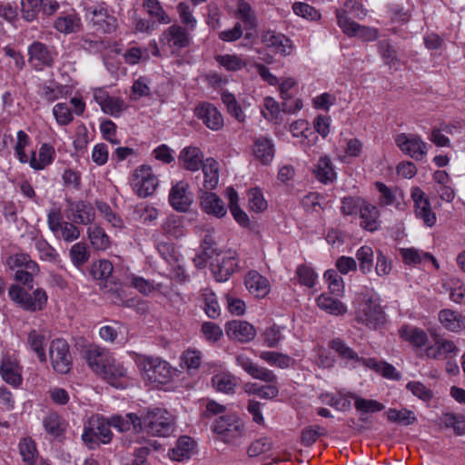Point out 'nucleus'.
Wrapping results in <instances>:
<instances>
[{
  "mask_svg": "<svg viewBox=\"0 0 465 465\" xmlns=\"http://www.w3.org/2000/svg\"><path fill=\"white\" fill-rule=\"evenodd\" d=\"M89 367L110 385L124 389L128 385L127 370L104 348L91 346L86 353Z\"/></svg>",
  "mask_w": 465,
  "mask_h": 465,
  "instance_id": "nucleus-1",
  "label": "nucleus"
},
{
  "mask_svg": "<svg viewBox=\"0 0 465 465\" xmlns=\"http://www.w3.org/2000/svg\"><path fill=\"white\" fill-rule=\"evenodd\" d=\"M355 320L370 329H378L385 322V313L380 297L373 289H364L356 294L353 302Z\"/></svg>",
  "mask_w": 465,
  "mask_h": 465,
  "instance_id": "nucleus-2",
  "label": "nucleus"
},
{
  "mask_svg": "<svg viewBox=\"0 0 465 465\" xmlns=\"http://www.w3.org/2000/svg\"><path fill=\"white\" fill-rule=\"evenodd\" d=\"M136 363L143 378L153 383L166 384L176 373V369L160 357L138 355Z\"/></svg>",
  "mask_w": 465,
  "mask_h": 465,
  "instance_id": "nucleus-3",
  "label": "nucleus"
},
{
  "mask_svg": "<svg viewBox=\"0 0 465 465\" xmlns=\"http://www.w3.org/2000/svg\"><path fill=\"white\" fill-rule=\"evenodd\" d=\"M110 420L95 414L91 416L84 426L82 440L89 449H95L100 444H107L112 440Z\"/></svg>",
  "mask_w": 465,
  "mask_h": 465,
  "instance_id": "nucleus-4",
  "label": "nucleus"
},
{
  "mask_svg": "<svg viewBox=\"0 0 465 465\" xmlns=\"http://www.w3.org/2000/svg\"><path fill=\"white\" fill-rule=\"evenodd\" d=\"M47 225L56 239L65 242H73L81 235V230L76 223L64 220L59 207H54L48 211Z\"/></svg>",
  "mask_w": 465,
  "mask_h": 465,
  "instance_id": "nucleus-5",
  "label": "nucleus"
},
{
  "mask_svg": "<svg viewBox=\"0 0 465 465\" xmlns=\"http://www.w3.org/2000/svg\"><path fill=\"white\" fill-rule=\"evenodd\" d=\"M141 419L143 430L153 436L166 437L173 430V418L165 410L153 409Z\"/></svg>",
  "mask_w": 465,
  "mask_h": 465,
  "instance_id": "nucleus-6",
  "label": "nucleus"
},
{
  "mask_svg": "<svg viewBox=\"0 0 465 465\" xmlns=\"http://www.w3.org/2000/svg\"><path fill=\"white\" fill-rule=\"evenodd\" d=\"M8 294L10 299L25 311H41L46 304L47 294L40 288H37L29 293L19 285H12L9 288Z\"/></svg>",
  "mask_w": 465,
  "mask_h": 465,
  "instance_id": "nucleus-7",
  "label": "nucleus"
},
{
  "mask_svg": "<svg viewBox=\"0 0 465 465\" xmlns=\"http://www.w3.org/2000/svg\"><path fill=\"white\" fill-rule=\"evenodd\" d=\"M133 191L140 197H148L158 186L157 176L148 165H141L134 170L129 179Z\"/></svg>",
  "mask_w": 465,
  "mask_h": 465,
  "instance_id": "nucleus-8",
  "label": "nucleus"
},
{
  "mask_svg": "<svg viewBox=\"0 0 465 465\" xmlns=\"http://www.w3.org/2000/svg\"><path fill=\"white\" fill-rule=\"evenodd\" d=\"M7 263L12 269L18 268L15 272V279L29 289H32L34 277L39 272L38 264L32 261L30 256L25 253H16L10 256Z\"/></svg>",
  "mask_w": 465,
  "mask_h": 465,
  "instance_id": "nucleus-9",
  "label": "nucleus"
},
{
  "mask_svg": "<svg viewBox=\"0 0 465 465\" xmlns=\"http://www.w3.org/2000/svg\"><path fill=\"white\" fill-rule=\"evenodd\" d=\"M213 430L224 442H234L237 438L243 434V424L242 419L235 413H228L217 418Z\"/></svg>",
  "mask_w": 465,
  "mask_h": 465,
  "instance_id": "nucleus-10",
  "label": "nucleus"
},
{
  "mask_svg": "<svg viewBox=\"0 0 465 465\" xmlns=\"http://www.w3.org/2000/svg\"><path fill=\"white\" fill-rule=\"evenodd\" d=\"M49 356L54 370L58 373H67L72 364L69 346L65 340L55 339L51 341Z\"/></svg>",
  "mask_w": 465,
  "mask_h": 465,
  "instance_id": "nucleus-11",
  "label": "nucleus"
},
{
  "mask_svg": "<svg viewBox=\"0 0 465 465\" xmlns=\"http://www.w3.org/2000/svg\"><path fill=\"white\" fill-rule=\"evenodd\" d=\"M337 24L349 37L358 36L365 41H373L378 37L375 29L361 25L346 15L344 11H336Z\"/></svg>",
  "mask_w": 465,
  "mask_h": 465,
  "instance_id": "nucleus-12",
  "label": "nucleus"
},
{
  "mask_svg": "<svg viewBox=\"0 0 465 465\" xmlns=\"http://www.w3.org/2000/svg\"><path fill=\"white\" fill-rule=\"evenodd\" d=\"M395 143L403 153L416 161H421L427 155V143L419 135L399 134Z\"/></svg>",
  "mask_w": 465,
  "mask_h": 465,
  "instance_id": "nucleus-13",
  "label": "nucleus"
},
{
  "mask_svg": "<svg viewBox=\"0 0 465 465\" xmlns=\"http://www.w3.org/2000/svg\"><path fill=\"white\" fill-rule=\"evenodd\" d=\"M66 217L76 224L88 225L95 219V211L90 203L66 199Z\"/></svg>",
  "mask_w": 465,
  "mask_h": 465,
  "instance_id": "nucleus-14",
  "label": "nucleus"
},
{
  "mask_svg": "<svg viewBox=\"0 0 465 465\" xmlns=\"http://www.w3.org/2000/svg\"><path fill=\"white\" fill-rule=\"evenodd\" d=\"M28 63L36 71L52 67L55 53L42 42L35 41L28 46Z\"/></svg>",
  "mask_w": 465,
  "mask_h": 465,
  "instance_id": "nucleus-15",
  "label": "nucleus"
},
{
  "mask_svg": "<svg viewBox=\"0 0 465 465\" xmlns=\"http://www.w3.org/2000/svg\"><path fill=\"white\" fill-rule=\"evenodd\" d=\"M94 100L100 105L101 110L114 117H119L127 108L125 102L115 96H111L104 88H95L93 90Z\"/></svg>",
  "mask_w": 465,
  "mask_h": 465,
  "instance_id": "nucleus-16",
  "label": "nucleus"
},
{
  "mask_svg": "<svg viewBox=\"0 0 465 465\" xmlns=\"http://www.w3.org/2000/svg\"><path fill=\"white\" fill-rule=\"evenodd\" d=\"M411 198L414 203L416 217L422 220L427 226H433L437 222V217L435 213L431 210L430 201L424 192L419 187H414L411 190Z\"/></svg>",
  "mask_w": 465,
  "mask_h": 465,
  "instance_id": "nucleus-17",
  "label": "nucleus"
},
{
  "mask_svg": "<svg viewBox=\"0 0 465 465\" xmlns=\"http://www.w3.org/2000/svg\"><path fill=\"white\" fill-rule=\"evenodd\" d=\"M239 266L236 252H225L217 258V263L213 264V273L217 282H225L236 271Z\"/></svg>",
  "mask_w": 465,
  "mask_h": 465,
  "instance_id": "nucleus-18",
  "label": "nucleus"
},
{
  "mask_svg": "<svg viewBox=\"0 0 465 465\" xmlns=\"http://www.w3.org/2000/svg\"><path fill=\"white\" fill-rule=\"evenodd\" d=\"M262 43L273 52L283 56L290 55L293 51L292 41L282 33L272 30L263 32L262 35Z\"/></svg>",
  "mask_w": 465,
  "mask_h": 465,
  "instance_id": "nucleus-19",
  "label": "nucleus"
},
{
  "mask_svg": "<svg viewBox=\"0 0 465 465\" xmlns=\"http://www.w3.org/2000/svg\"><path fill=\"white\" fill-rule=\"evenodd\" d=\"M194 113L197 118L212 131H219L223 128V117L213 104L207 102L201 103L196 106Z\"/></svg>",
  "mask_w": 465,
  "mask_h": 465,
  "instance_id": "nucleus-20",
  "label": "nucleus"
},
{
  "mask_svg": "<svg viewBox=\"0 0 465 465\" xmlns=\"http://www.w3.org/2000/svg\"><path fill=\"white\" fill-rule=\"evenodd\" d=\"M459 349L455 343L442 337L437 336L433 344L427 346L424 354L427 358L433 360H445L458 354Z\"/></svg>",
  "mask_w": 465,
  "mask_h": 465,
  "instance_id": "nucleus-21",
  "label": "nucleus"
},
{
  "mask_svg": "<svg viewBox=\"0 0 465 465\" xmlns=\"http://www.w3.org/2000/svg\"><path fill=\"white\" fill-rule=\"evenodd\" d=\"M169 203L178 212H186L193 203V194L184 182H178L170 190Z\"/></svg>",
  "mask_w": 465,
  "mask_h": 465,
  "instance_id": "nucleus-22",
  "label": "nucleus"
},
{
  "mask_svg": "<svg viewBox=\"0 0 465 465\" xmlns=\"http://www.w3.org/2000/svg\"><path fill=\"white\" fill-rule=\"evenodd\" d=\"M225 332L230 339L240 342H248L256 335L255 328L251 323L241 320L228 322L225 324Z\"/></svg>",
  "mask_w": 465,
  "mask_h": 465,
  "instance_id": "nucleus-23",
  "label": "nucleus"
},
{
  "mask_svg": "<svg viewBox=\"0 0 465 465\" xmlns=\"http://www.w3.org/2000/svg\"><path fill=\"white\" fill-rule=\"evenodd\" d=\"M0 375L6 383L13 387L17 388L22 384V367L14 357L5 356L3 358L0 364Z\"/></svg>",
  "mask_w": 465,
  "mask_h": 465,
  "instance_id": "nucleus-24",
  "label": "nucleus"
},
{
  "mask_svg": "<svg viewBox=\"0 0 465 465\" xmlns=\"http://www.w3.org/2000/svg\"><path fill=\"white\" fill-rule=\"evenodd\" d=\"M210 190H201L200 207L209 215L222 218L227 213V208L223 200Z\"/></svg>",
  "mask_w": 465,
  "mask_h": 465,
  "instance_id": "nucleus-25",
  "label": "nucleus"
},
{
  "mask_svg": "<svg viewBox=\"0 0 465 465\" xmlns=\"http://www.w3.org/2000/svg\"><path fill=\"white\" fill-rule=\"evenodd\" d=\"M163 41L172 49L173 53L180 51L190 45V35L180 25H171L163 34Z\"/></svg>",
  "mask_w": 465,
  "mask_h": 465,
  "instance_id": "nucleus-26",
  "label": "nucleus"
},
{
  "mask_svg": "<svg viewBox=\"0 0 465 465\" xmlns=\"http://www.w3.org/2000/svg\"><path fill=\"white\" fill-rule=\"evenodd\" d=\"M236 362L253 379L261 381L274 380V373L272 371L254 363L244 352L237 354Z\"/></svg>",
  "mask_w": 465,
  "mask_h": 465,
  "instance_id": "nucleus-27",
  "label": "nucleus"
},
{
  "mask_svg": "<svg viewBox=\"0 0 465 465\" xmlns=\"http://www.w3.org/2000/svg\"><path fill=\"white\" fill-rule=\"evenodd\" d=\"M196 452V442L188 436L180 437L174 448L169 450L168 455L172 460L183 461Z\"/></svg>",
  "mask_w": 465,
  "mask_h": 465,
  "instance_id": "nucleus-28",
  "label": "nucleus"
},
{
  "mask_svg": "<svg viewBox=\"0 0 465 465\" xmlns=\"http://www.w3.org/2000/svg\"><path fill=\"white\" fill-rule=\"evenodd\" d=\"M54 157L55 150L54 146L45 143L40 146L37 155L35 151L32 152L27 163L35 170H44L54 162Z\"/></svg>",
  "mask_w": 465,
  "mask_h": 465,
  "instance_id": "nucleus-29",
  "label": "nucleus"
},
{
  "mask_svg": "<svg viewBox=\"0 0 465 465\" xmlns=\"http://www.w3.org/2000/svg\"><path fill=\"white\" fill-rule=\"evenodd\" d=\"M438 319L441 326L447 331L458 332L465 329V316L450 309L440 310Z\"/></svg>",
  "mask_w": 465,
  "mask_h": 465,
  "instance_id": "nucleus-30",
  "label": "nucleus"
},
{
  "mask_svg": "<svg viewBox=\"0 0 465 465\" xmlns=\"http://www.w3.org/2000/svg\"><path fill=\"white\" fill-rule=\"evenodd\" d=\"M245 286L257 298H264L270 292L269 281L256 271L246 275Z\"/></svg>",
  "mask_w": 465,
  "mask_h": 465,
  "instance_id": "nucleus-31",
  "label": "nucleus"
},
{
  "mask_svg": "<svg viewBox=\"0 0 465 465\" xmlns=\"http://www.w3.org/2000/svg\"><path fill=\"white\" fill-rule=\"evenodd\" d=\"M111 426L119 431L134 432L143 431L142 419L134 413H128L125 416L115 415L110 419Z\"/></svg>",
  "mask_w": 465,
  "mask_h": 465,
  "instance_id": "nucleus-32",
  "label": "nucleus"
},
{
  "mask_svg": "<svg viewBox=\"0 0 465 465\" xmlns=\"http://www.w3.org/2000/svg\"><path fill=\"white\" fill-rule=\"evenodd\" d=\"M203 155L198 147L189 146L182 150L179 161L186 170L195 172L203 164Z\"/></svg>",
  "mask_w": 465,
  "mask_h": 465,
  "instance_id": "nucleus-33",
  "label": "nucleus"
},
{
  "mask_svg": "<svg viewBox=\"0 0 465 465\" xmlns=\"http://www.w3.org/2000/svg\"><path fill=\"white\" fill-rule=\"evenodd\" d=\"M331 348L337 353V355L347 363L364 365V361L367 359L361 358L349 347L342 340L337 338L331 341Z\"/></svg>",
  "mask_w": 465,
  "mask_h": 465,
  "instance_id": "nucleus-34",
  "label": "nucleus"
},
{
  "mask_svg": "<svg viewBox=\"0 0 465 465\" xmlns=\"http://www.w3.org/2000/svg\"><path fill=\"white\" fill-rule=\"evenodd\" d=\"M378 208L365 201L360 212L361 226L367 231L374 232L380 226Z\"/></svg>",
  "mask_w": 465,
  "mask_h": 465,
  "instance_id": "nucleus-35",
  "label": "nucleus"
},
{
  "mask_svg": "<svg viewBox=\"0 0 465 465\" xmlns=\"http://www.w3.org/2000/svg\"><path fill=\"white\" fill-rule=\"evenodd\" d=\"M399 334L404 341L416 348L424 346L428 341L427 332L416 326L403 325L399 330Z\"/></svg>",
  "mask_w": 465,
  "mask_h": 465,
  "instance_id": "nucleus-36",
  "label": "nucleus"
},
{
  "mask_svg": "<svg viewBox=\"0 0 465 465\" xmlns=\"http://www.w3.org/2000/svg\"><path fill=\"white\" fill-rule=\"evenodd\" d=\"M81 19L75 13L62 14L54 21V28L64 35L77 33L81 29Z\"/></svg>",
  "mask_w": 465,
  "mask_h": 465,
  "instance_id": "nucleus-37",
  "label": "nucleus"
},
{
  "mask_svg": "<svg viewBox=\"0 0 465 465\" xmlns=\"http://www.w3.org/2000/svg\"><path fill=\"white\" fill-rule=\"evenodd\" d=\"M315 178L322 183H332L336 178V173L331 159L328 156H322L312 170Z\"/></svg>",
  "mask_w": 465,
  "mask_h": 465,
  "instance_id": "nucleus-38",
  "label": "nucleus"
},
{
  "mask_svg": "<svg viewBox=\"0 0 465 465\" xmlns=\"http://www.w3.org/2000/svg\"><path fill=\"white\" fill-rule=\"evenodd\" d=\"M235 17L242 24L245 30H251L257 26V17L251 5L244 0H238Z\"/></svg>",
  "mask_w": 465,
  "mask_h": 465,
  "instance_id": "nucleus-39",
  "label": "nucleus"
},
{
  "mask_svg": "<svg viewBox=\"0 0 465 465\" xmlns=\"http://www.w3.org/2000/svg\"><path fill=\"white\" fill-rule=\"evenodd\" d=\"M316 302L318 307L329 314L340 316L347 312V306L344 303L327 293L321 294Z\"/></svg>",
  "mask_w": 465,
  "mask_h": 465,
  "instance_id": "nucleus-40",
  "label": "nucleus"
},
{
  "mask_svg": "<svg viewBox=\"0 0 465 465\" xmlns=\"http://www.w3.org/2000/svg\"><path fill=\"white\" fill-rule=\"evenodd\" d=\"M46 337L45 334L38 330H32L27 336V346L33 351L40 361H46L45 354Z\"/></svg>",
  "mask_w": 465,
  "mask_h": 465,
  "instance_id": "nucleus-41",
  "label": "nucleus"
},
{
  "mask_svg": "<svg viewBox=\"0 0 465 465\" xmlns=\"http://www.w3.org/2000/svg\"><path fill=\"white\" fill-rule=\"evenodd\" d=\"M203 173V187L206 190H213L219 182V164L213 159L205 160L201 167Z\"/></svg>",
  "mask_w": 465,
  "mask_h": 465,
  "instance_id": "nucleus-42",
  "label": "nucleus"
},
{
  "mask_svg": "<svg viewBox=\"0 0 465 465\" xmlns=\"http://www.w3.org/2000/svg\"><path fill=\"white\" fill-rule=\"evenodd\" d=\"M254 156L263 164L271 163L274 156L273 144L267 138H258L253 144Z\"/></svg>",
  "mask_w": 465,
  "mask_h": 465,
  "instance_id": "nucleus-43",
  "label": "nucleus"
},
{
  "mask_svg": "<svg viewBox=\"0 0 465 465\" xmlns=\"http://www.w3.org/2000/svg\"><path fill=\"white\" fill-rule=\"evenodd\" d=\"M163 232L170 238L179 239L185 234L183 218L178 215H170L162 224Z\"/></svg>",
  "mask_w": 465,
  "mask_h": 465,
  "instance_id": "nucleus-44",
  "label": "nucleus"
},
{
  "mask_svg": "<svg viewBox=\"0 0 465 465\" xmlns=\"http://www.w3.org/2000/svg\"><path fill=\"white\" fill-rule=\"evenodd\" d=\"M91 14L94 24L99 25L104 32L112 33L116 29L117 20L114 16L108 15L106 9L94 7L91 10Z\"/></svg>",
  "mask_w": 465,
  "mask_h": 465,
  "instance_id": "nucleus-45",
  "label": "nucleus"
},
{
  "mask_svg": "<svg viewBox=\"0 0 465 465\" xmlns=\"http://www.w3.org/2000/svg\"><path fill=\"white\" fill-rule=\"evenodd\" d=\"M143 7L150 16L152 21L157 24L167 25L171 22L170 17L163 10L158 0H143Z\"/></svg>",
  "mask_w": 465,
  "mask_h": 465,
  "instance_id": "nucleus-46",
  "label": "nucleus"
},
{
  "mask_svg": "<svg viewBox=\"0 0 465 465\" xmlns=\"http://www.w3.org/2000/svg\"><path fill=\"white\" fill-rule=\"evenodd\" d=\"M400 252L406 264L416 265L420 263L423 260H429L436 268H439L436 259L428 252H421L415 248H403L401 249Z\"/></svg>",
  "mask_w": 465,
  "mask_h": 465,
  "instance_id": "nucleus-47",
  "label": "nucleus"
},
{
  "mask_svg": "<svg viewBox=\"0 0 465 465\" xmlns=\"http://www.w3.org/2000/svg\"><path fill=\"white\" fill-rule=\"evenodd\" d=\"M88 238L95 250L104 251L110 246V238L104 230L97 225H91L87 229Z\"/></svg>",
  "mask_w": 465,
  "mask_h": 465,
  "instance_id": "nucleus-48",
  "label": "nucleus"
},
{
  "mask_svg": "<svg viewBox=\"0 0 465 465\" xmlns=\"http://www.w3.org/2000/svg\"><path fill=\"white\" fill-rule=\"evenodd\" d=\"M201 296L204 303L203 310L207 316L216 319L221 313V309L215 293L211 289L204 288L202 290Z\"/></svg>",
  "mask_w": 465,
  "mask_h": 465,
  "instance_id": "nucleus-49",
  "label": "nucleus"
},
{
  "mask_svg": "<svg viewBox=\"0 0 465 465\" xmlns=\"http://www.w3.org/2000/svg\"><path fill=\"white\" fill-rule=\"evenodd\" d=\"M181 367L185 368L188 372H191L193 370L199 369L203 361V353L202 351L196 349H187L185 350L181 357Z\"/></svg>",
  "mask_w": 465,
  "mask_h": 465,
  "instance_id": "nucleus-50",
  "label": "nucleus"
},
{
  "mask_svg": "<svg viewBox=\"0 0 465 465\" xmlns=\"http://www.w3.org/2000/svg\"><path fill=\"white\" fill-rule=\"evenodd\" d=\"M375 187L381 193L380 203L381 205H394L398 199L402 197V193L398 188H391L381 182L375 183Z\"/></svg>",
  "mask_w": 465,
  "mask_h": 465,
  "instance_id": "nucleus-51",
  "label": "nucleus"
},
{
  "mask_svg": "<svg viewBox=\"0 0 465 465\" xmlns=\"http://www.w3.org/2000/svg\"><path fill=\"white\" fill-rule=\"evenodd\" d=\"M364 365L381 373L385 378L394 380L400 378L395 367L386 361H379L374 358H369L364 361Z\"/></svg>",
  "mask_w": 465,
  "mask_h": 465,
  "instance_id": "nucleus-52",
  "label": "nucleus"
},
{
  "mask_svg": "<svg viewBox=\"0 0 465 465\" xmlns=\"http://www.w3.org/2000/svg\"><path fill=\"white\" fill-rule=\"evenodd\" d=\"M215 61L225 70L236 72L247 65V62L237 54H220L215 57Z\"/></svg>",
  "mask_w": 465,
  "mask_h": 465,
  "instance_id": "nucleus-53",
  "label": "nucleus"
},
{
  "mask_svg": "<svg viewBox=\"0 0 465 465\" xmlns=\"http://www.w3.org/2000/svg\"><path fill=\"white\" fill-rule=\"evenodd\" d=\"M43 424L45 430L54 437L60 436L65 430V422L56 412L48 413L45 417Z\"/></svg>",
  "mask_w": 465,
  "mask_h": 465,
  "instance_id": "nucleus-54",
  "label": "nucleus"
},
{
  "mask_svg": "<svg viewBox=\"0 0 465 465\" xmlns=\"http://www.w3.org/2000/svg\"><path fill=\"white\" fill-rule=\"evenodd\" d=\"M295 278L301 285L312 288L316 284L318 275L312 266L301 264L296 269Z\"/></svg>",
  "mask_w": 465,
  "mask_h": 465,
  "instance_id": "nucleus-55",
  "label": "nucleus"
},
{
  "mask_svg": "<svg viewBox=\"0 0 465 465\" xmlns=\"http://www.w3.org/2000/svg\"><path fill=\"white\" fill-rule=\"evenodd\" d=\"M29 135L23 130L16 134V143L15 144V154L21 163H27L29 157L25 153V148L30 144Z\"/></svg>",
  "mask_w": 465,
  "mask_h": 465,
  "instance_id": "nucleus-56",
  "label": "nucleus"
},
{
  "mask_svg": "<svg viewBox=\"0 0 465 465\" xmlns=\"http://www.w3.org/2000/svg\"><path fill=\"white\" fill-rule=\"evenodd\" d=\"M387 418L390 421L402 425H411L416 420L414 413L407 409H389L387 411Z\"/></svg>",
  "mask_w": 465,
  "mask_h": 465,
  "instance_id": "nucleus-57",
  "label": "nucleus"
},
{
  "mask_svg": "<svg viewBox=\"0 0 465 465\" xmlns=\"http://www.w3.org/2000/svg\"><path fill=\"white\" fill-rule=\"evenodd\" d=\"M260 358L270 365L282 369L288 368L292 361V358L288 355L276 351H262Z\"/></svg>",
  "mask_w": 465,
  "mask_h": 465,
  "instance_id": "nucleus-58",
  "label": "nucleus"
},
{
  "mask_svg": "<svg viewBox=\"0 0 465 465\" xmlns=\"http://www.w3.org/2000/svg\"><path fill=\"white\" fill-rule=\"evenodd\" d=\"M20 454L23 460L28 465L35 463L37 457V450L35 441L30 438L23 439L19 443Z\"/></svg>",
  "mask_w": 465,
  "mask_h": 465,
  "instance_id": "nucleus-59",
  "label": "nucleus"
},
{
  "mask_svg": "<svg viewBox=\"0 0 465 465\" xmlns=\"http://www.w3.org/2000/svg\"><path fill=\"white\" fill-rule=\"evenodd\" d=\"M356 257L360 262V270L362 273H369L372 269L373 250L371 246L363 245L356 252Z\"/></svg>",
  "mask_w": 465,
  "mask_h": 465,
  "instance_id": "nucleus-60",
  "label": "nucleus"
},
{
  "mask_svg": "<svg viewBox=\"0 0 465 465\" xmlns=\"http://www.w3.org/2000/svg\"><path fill=\"white\" fill-rule=\"evenodd\" d=\"M328 282V288L331 294L341 295L344 291V283L341 275L335 270H327L323 275Z\"/></svg>",
  "mask_w": 465,
  "mask_h": 465,
  "instance_id": "nucleus-61",
  "label": "nucleus"
},
{
  "mask_svg": "<svg viewBox=\"0 0 465 465\" xmlns=\"http://www.w3.org/2000/svg\"><path fill=\"white\" fill-rule=\"evenodd\" d=\"M53 114L59 125H68L74 120L73 112L66 103H58L53 107Z\"/></svg>",
  "mask_w": 465,
  "mask_h": 465,
  "instance_id": "nucleus-62",
  "label": "nucleus"
},
{
  "mask_svg": "<svg viewBox=\"0 0 465 465\" xmlns=\"http://www.w3.org/2000/svg\"><path fill=\"white\" fill-rule=\"evenodd\" d=\"M440 422L446 428L453 429L458 435L465 433V418L462 415L446 413L440 418Z\"/></svg>",
  "mask_w": 465,
  "mask_h": 465,
  "instance_id": "nucleus-63",
  "label": "nucleus"
},
{
  "mask_svg": "<svg viewBox=\"0 0 465 465\" xmlns=\"http://www.w3.org/2000/svg\"><path fill=\"white\" fill-rule=\"evenodd\" d=\"M213 387L219 391L229 393L233 391L236 381L235 379L227 373H219L212 378Z\"/></svg>",
  "mask_w": 465,
  "mask_h": 465,
  "instance_id": "nucleus-64",
  "label": "nucleus"
}]
</instances>
